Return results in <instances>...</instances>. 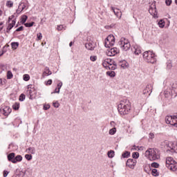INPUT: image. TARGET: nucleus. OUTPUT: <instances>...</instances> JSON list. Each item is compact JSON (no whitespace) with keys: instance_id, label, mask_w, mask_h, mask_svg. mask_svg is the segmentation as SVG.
<instances>
[{"instance_id":"obj_59","label":"nucleus","mask_w":177,"mask_h":177,"mask_svg":"<svg viewBox=\"0 0 177 177\" xmlns=\"http://www.w3.org/2000/svg\"><path fill=\"white\" fill-rule=\"evenodd\" d=\"M20 175H21V177L24 176L25 174L24 171H20Z\"/></svg>"},{"instance_id":"obj_23","label":"nucleus","mask_w":177,"mask_h":177,"mask_svg":"<svg viewBox=\"0 0 177 177\" xmlns=\"http://www.w3.org/2000/svg\"><path fill=\"white\" fill-rule=\"evenodd\" d=\"M15 153H11L10 154L8 155V161H11V162L13 163V160H15Z\"/></svg>"},{"instance_id":"obj_30","label":"nucleus","mask_w":177,"mask_h":177,"mask_svg":"<svg viewBox=\"0 0 177 177\" xmlns=\"http://www.w3.org/2000/svg\"><path fill=\"white\" fill-rule=\"evenodd\" d=\"M117 132V129L113 127L109 130V135H114Z\"/></svg>"},{"instance_id":"obj_39","label":"nucleus","mask_w":177,"mask_h":177,"mask_svg":"<svg viewBox=\"0 0 177 177\" xmlns=\"http://www.w3.org/2000/svg\"><path fill=\"white\" fill-rule=\"evenodd\" d=\"M26 99V95L24 94H21L19 96V101L23 102Z\"/></svg>"},{"instance_id":"obj_18","label":"nucleus","mask_w":177,"mask_h":177,"mask_svg":"<svg viewBox=\"0 0 177 177\" xmlns=\"http://www.w3.org/2000/svg\"><path fill=\"white\" fill-rule=\"evenodd\" d=\"M133 51L134 52L135 55H140L142 53V50H140V47L138 46H135L133 47Z\"/></svg>"},{"instance_id":"obj_62","label":"nucleus","mask_w":177,"mask_h":177,"mask_svg":"<svg viewBox=\"0 0 177 177\" xmlns=\"http://www.w3.org/2000/svg\"><path fill=\"white\" fill-rule=\"evenodd\" d=\"M0 16H2V10H0Z\"/></svg>"},{"instance_id":"obj_43","label":"nucleus","mask_w":177,"mask_h":177,"mask_svg":"<svg viewBox=\"0 0 177 177\" xmlns=\"http://www.w3.org/2000/svg\"><path fill=\"white\" fill-rule=\"evenodd\" d=\"M97 59V57L95 55L90 57V59L91 60V62H96Z\"/></svg>"},{"instance_id":"obj_53","label":"nucleus","mask_w":177,"mask_h":177,"mask_svg":"<svg viewBox=\"0 0 177 177\" xmlns=\"http://www.w3.org/2000/svg\"><path fill=\"white\" fill-rule=\"evenodd\" d=\"M37 38L38 39H42V33L37 34Z\"/></svg>"},{"instance_id":"obj_25","label":"nucleus","mask_w":177,"mask_h":177,"mask_svg":"<svg viewBox=\"0 0 177 177\" xmlns=\"http://www.w3.org/2000/svg\"><path fill=\"white\" fill-rule=\"evenodd\" d=\"M158 26L160 28H164V27H165V21H164L162 19H160L158 22Z\"/></svg>"},{"instance_id":"obj_45","label":"nucleus","mask_w":177,"mask_h":177,"mask_svg":"<svg viewBox=\"0 0 177 177\" xmlns=\"http://www.w3.org/2000/svg\"><path fill=\"white\" fill-rule=\"evenodd\" d=\"M25 26H26V27H32V26H34V22L26 23V24H25Z\"/></svg>"},{"instance_id":"obj_8","label":"nucleus","mask_w":177,"mask_h":177,"mask_svg":"<svg viewBox=\"0 0 177 177\" xmlns=\"http://www.w3.org/2000/svg\"><path fill=\"white\" fill-rule=\"evenodd\" d=\"M114 44H115V37L113 35H110L105 39L106 48L113 46Z\"/></svg>"},{"instance_id":"obj_58","label":"nucleus","mask_w":177,"mask_h":177,"mask_svg":"<svg viewBox=\"0 0 177 177\" xmlns=\"http://www.w3.org/2000/svg\"><path fill=\"white\" fill-rule=\"evenodd\" d=\"M5 82H3L2 81V79H0V85H3V83H4Z\"/></svg>"},{"instance_id":"obj_50","label":"nucleus","mask_w":177,"mask_h":177,"mask_svg":"<svg viewBox=\"0 0 177 177\" xmlns=\"http://www.w3.org/2000/svg\"><path fill=\"white\" fill-rule=\"evenodd\" d=\"M46 85H52V80H48L46 82Z\"/></svg>"},{"instance_id":"obj_15","label":"nucleus","mask_w":177,"mask_h":177,"mask_svg":"<svg viewBox=\"0 0 177 177\" xmlns=\"http://www.w3.org/2000/svg\"><path fill=\"white\" fill-rule=\"evenodd\" d=\"M85 47L88 50H93V49H95V44L89 41L85 44Z\"/></svg>"},{"instance_id":"obj_9","label":"nucleus","mask_w":177,"mask_h":177,"mask_svg":"<svg viewBox=\"0 0 177 177\" xmlns=\"http://www.w3.org/2000/svg\"><path fill=\"white\" fill-rule=\"evenodd\" d=\"M119 53L120 50L117 48H109L106 52L107 56H115V55Z\"/></svg>"},{"instance_id":"obj_21","label":"nucleus","mask_w":177,"mask_h":177,"mask_svg":"<svg viewBox=\"0 0 177 177\" xmlns=\"http://www.w3.org/2000/svg\"><path fill=\"white\" fill-rule=\"evenodd\" d=\"M23 160V157L20 155L17 156L15 159L12 160L13 164H16V162H19Z\"/></svg>"},{"instance_id":"obj_41","label":"nucleus","mask_w":177,"mask_h":177,"mask_svg":"<svg viewBox=\"0 0 177 177\" xmlns=\"http://www.w3.org/2000/svg\"><path fill=\"white\" fill-rule=\"evenodd\" d=\"M24 81H29L30 80V75H24Z\"/></svg>"},{"instance_id":"obj_11","label":"nucleus","mask_w":177,"mask_h":177,"mask_svg":"<svg viewBox=\"0 0 177 177\" xmlns=\"http://www.w3.org/2000/svg\"><path fill=\"white\" fill-rule=\"evenodd\" d=\"M149 92H150L149 94L150 96V95H151V92H153V84H147L146 88L143 90V95H147Z\"/></svg>"},{"instance_id":"obj_64","label":"nucleus","mask_w":177,"mask_h":177,"mask_svg":"<svg viewBox=\"0 0 177 177\" xmlns=\"http://www.w3.org/2000/svg\"><path fill=\"white\" fill-rule=\"evenodd\" d=\"M151 9H149V12H151Z\"/></svg>"},{"instance_id":"obj_22","label":"nucleus","mask_w":177,"mask_h":177,"mask_svg":"<svg viewBox=\"0 0 177 177\" xmlns=\"http://www.w3.org/2000/svg\"><path fill=\"white\" fill-rule=\"evenodd\" d=\"M16 24V21L12 20V23L10 24L7 28V32H9L10 30H12V28H13V27H15V25Z\"/></svg>"},{"instance_id":"obj_37","label":"nucleus","mask_w":177,"mask_h":177,"mask_svg":"<svg viewBox=\"0 0 177 177\" xmlns=\"http://www.w3.org/2000/svg\"><path fill=\"white\" fill-rule=\"evenodd\" d=\"M53 106L54 107H55V109H59L60 104L59 103V102L57 101V102L53 103Z\"/></svg>"},{"instance_id":"obj_34","label":"nucleus","mask_w":177,"mask_h":177,"mask_svg":"<svg viewBox=\"0 0 177 177\" xmlns=\"http://www.w3.org/2000/svg\"><path fill=\"white\" fill-rule=\"evenodd\" d=\"M108 157L109 158H113V157H114V151H108Z\"/></svg>"},{"instance_id":"obj_7","label":"nucleus","mask_w":177,"mask_h":177,"mask_svg":"<svg viewBox=\"0 0 177 177\" xmlns=\"http://www.w3.org/2000/svg\"><path fill=\"white\" fill-rule=\"evenodd\" d=\"M165 122L167 124H170L173 127L177 128V114L174 115H168L165 118Z\"/></svg>"},{"instance_id":"obj_16","label":"nucleus","mask_w":177,"mask_h":177,"mask_svg":"<svg viewBox=\"0 0 177 177\" xmlns=\"http://www.w3.org/2000/svg\"><path fill=\"white\" fill-rule=\"evenodd\" d=\"M52 72L49 70V68L46 67L44 69V71L42 73L43 78H45V77H48V75H51Z\"/></svg>"},{"instance_id":"obj_13","label":"nucleus","mask_w":177,"mask_h":177,"mask_svg":"<svg viewBox=\"0 0 177 177\" xmlns=\"http://www.w3.org/2000/svg\"><path fill=\"white\" fill-rule=\"evenodd\" d=\"M126 165L131 169H133V167L136 165V160L129 158L127 160Z\"/></svg>"},{"instance_id":"obj_1","label":"nucleus","mask_w":177,"mask_h":177,"mask_svg":"<svg viewBox=\"0 0 177 177\" xmlns=\"http://www.w3.org/2000/svg\"><path fill=\"white\" fill-rule=\"evenodd\" d=\"M118 110L121 115L129 114V111H131V102L129 100H123L120 101V104L118 105Z\"/></svg>"},{"instance_id":"obj_6","label":"nucleus","mask_w":177,"mask_h":177,"mask_svg":"<svg viewBox=\"0 0 177 177\" xmlns=\"http://www.w3.org/2000/svg\"><path fill=\"white\" fill-rule=\"evenodd\" d=\"M119 46L121 48L122 50H129L131 49V43L127 39L122 38L119 41Z\"/></svg>"},{"instance_id":"obj_32","label":"nucleus","mask_w":177,"mask_h":177,"mask_svg":"<svg viewBox=\"0 0 177 177\" xmlns=\"http://www.w3.org/2000/svg\"><path fill=\"white\" fill-rule=\"evenodd\" d=\"M20 108V104L16 102L13 106H12V109H14V110H19V109Z\"/></svg>"},{"instance_id":"obj_17","label":"nucleus","mask_w":177,"mask_h":177,"mask_svg":"<svg viewBox=\"0 0 177 177\" xmlns=\"http://www.w3.org/2000/svg\"><path fill=\"white\" fill-rule=\"evenodd\" d=\"M24 9H26V4L21 3V4H19V6L18 7L17 13H18V15H20V13H21V12H23V10H24Z\"/></svg>"},{"instance_id":"obj_19","label":"nucleus","mask_w":177,"mask_h":177,"mask_svg":"<svg viewBox=\"0 0 177 177\" xmlns=\"http://www.w3.org/2000/svg\"><path fill=\"white\" fill-rule=\"evenodd\" d=\"M167 147H169L171 150H174V151L176 150V144L170 142L167 144Z\"/></svg>"},{"instance_id":"obj_61","label":"nucleus","mask_w":177,"mask_h":177,"mask_svg":"<svg viewBox=\"0 0 177 177\" xmlns=\"http://www.w3.org/2000/svg\"><path fill=\"white\" fill-rule=\"evenodd\" d=\"M69 46H73V41H71V42H70Z\"/></svg>"},{"instance_id":"obj_57","label":"nucleus","mask_w":177,"mask_h":177,"mask_svg":"<svg viewBox=\"0 0 177 177\" xmlns=\"http://www.w3.org/2000/svg\"><path fill=\"white\" fill-rule=\"evenodd\" d=\"M132 149H133V150H138V147L133 146V147H132Z\"/></svg>"},{"instance_id":"obj_24","label":"nucleus","mask_w":177,"mask_h":177,"mask_svg":"<svg viewBox=\"0 0 177 177\" xmlns=\"http://www.w3.org/2000/svg\"><path fill=\"white\" fill-rule=\"evenodd\" d=\"M106 75L109 77H111V78H114L115 77V72L114 71H107L106 72Z\"/></svg>"},{"instance_id":"obj_2","label":"nucleus","mask_w":177,"mask_h":177,"mask_svg":"<svg viewBox=\"0 0 177 177\" xmlns=\"http://www.w3.org/2000/svg\"><path fill=\"white\" fill-rule=\"evenodd\" d=\"M145 156L148 158V160H150V161H156V160H158V158H160V153L157 149H148L145 151Z\"/></svg>"},{"instance_id":"obj_42","label":"nucleus","mask_w":177,"mask_h":177,"mask_svg":"<svg viewBox=\"0 0 177 177\" xmlns=\"http://www.w3.org/2000/svg\"><path fill=\"white\" fill-rule=\"evenodd\" d=\"M64 28V26L63 25H58L57 27V30L58 31H62Z\"/></svg>"},{"instance_id":"obj_48","label":"nucleus","mask_w":177,"mask_h":177,"mask_svg":"<svg viewBox=\"0 0 177 177\" xmlns=\"http://www.w3.org/2000/svg\"><path fill=\"white\" fill-rule=\"evenodd\" d=\"M62 86H63V83L62 82L57 84V87L59 91H60V88H62Z\"/></svg>"},{"instance_id":"obj_60","label":"nucleus","mask_w":177,"mask_h":177,"mask_svg":"<svg viewBox=\"0 0 177 177\" xmlns=\"http://www.w3.org/2000/svg\"><path fill=\"white\" fill-rule=\"evenodd\" d=\"M3 53H5L3 51H1V53H0V57L1 56H2L3 55Z\"/></svg>"},{"instance_id":"obj_49","label":"nucleus","mask_w":177,"mask_h":177,"mask_svg":"<svg viewBox=\"0 0 177 177\" xmlns=\"http://www.w3.org/2000/svg\"><path fill=\"white\" fill-rule=\"evenodd\" d=\"M115 25L114 24H111L110 26H105V28H113V27H115Z\"/></svg>"},{"instance_id":"obj_38","label":"nucleus","mask_w":177,"mask_h":177,"mask_svg":"<svg viewBox=\"0 0 177 177\" xmlns=\"http://www.w3.org/2000/svg\"><path fill=\"white\" fill-rule=\"evenodd\" d=\"M133 158H139V153L138 152H133L132 153Z\"/></svg>"},{"instance_id":"obj_54","label":"nucleus","mask_w":177,"mask_h":177,"mask_svg":"<svg viewBox=\"0 0 177 177\" xmlns=\"http://www.w3.org/2000/svg\"><path fill=\"white\" fill-rule=\"evenodd\" d=\"M52 93H60V90L58 89L57 91V88H55V91L53 92Z\"/></svg>"},{"instance_id":"obj_56","label":"nucleus","mask_w":177,"mask_h":177,"mask_svg":"<svg viewBox=\"0 0 177 177\" xmlns=\"http://www.w3.org/2000/svg\"><path fill=\"white\" fill-rule=\"evenodd\" d=\"M3 24L2 22L0 24V31H1L2 28H3V27L2 26Z\"/></svg>"},{"instance_id":"obj_63","label":"nucleus","mask_w":177,"mask_h":177,"mask_svg":"<svg viewBox=\"0 0 177 177\" xmlns=\"http://www.w3.org/2000/svg\"><path fill=\"white\" fill-rule=\"evenodd\" d=\"M114 124V122H111V125H113Z\"/></svg>"},{"instance_id":"obj_3","label":"nucleus","mask_w":177,"mask_h":177,"mask_svg":"<svg viewBox=\"0 0 177 177\" xmlns=\"http://www.w3.org/2000/svg\"><path fill=\"white\" fill-rule=\"evenodd\" d=\"M166 99H171L174 95H177V83H174L171 88H167L164 93Z\"/></svg>"},{"instance_id":"obj_12","label":"nucleus","mask_w":177,"mask_h":177,"mask_svg":"<svg viewBox=\"0 0 177 177\" xmlns=\"http://www.w3.org/2000/svg\"><path fill=\"white\" fill-rule=\"evenodd\" d=\"M114 60L111 59H105L102 62V66L104 68H107L110 64H114Z\"/></svg>"},{"instance_id":"obj_35","label":"nucleus","mask_w":177,"mask_h":177,"mask_svg":"<svg viewBox=\"0 0 177 177\" xmlns=\"http://www.w3.org/2000/svg\"><path fill=\"white\" fill-rule=\"evenodd\" d=\"M25 158L28 160V161H30V160H32V156L30 154L25 155Z\"/></svg>"},{"instance_id":"obj_20","label":"nucleus","mask_w":177,"mask_h":177,"mask_svg":"<svg viewBox=\"0 0 177 177\" xmlns=\"http://www.w3.org/2000/svg\"><path fill=\"white\" fill-rule=\"evenodd\" d=\"M106 70H115L117 68V64L115 62L108 65L107 68H105Z\"/></svg>"},{"instance_id":"obj_27","label":"nucleus","mask_w":177,"mask_h":177,"mask_svg":"<svg viewBox=\"0 0 177 177\" xmlns=\"http://www.w3.org/2000/svg\"><path fill=\"white\" fill-rule=\"evenodd\" d=\"M11 46L12 49H17L19 47V42H12L11 43Z\"/></svg>"},{"instance_id":"obj_44","label":"nucleus","mask_w":177,"mask_h":177,"mask_svg":"<svg viewBox=\"0 0 177 177\" xmlns=\"http://www.w3.org/2000/svg\"><path fill=\"white\" fill-rule=\"evenodd\" d=\"M167 68L168 70H171V68H172V63L168 62L167 64Z\"/></svg>"},{"instance_id":"obj_55","label":"nucleus","mask_w":177,"mask_h":177,"mask_svg":"<svg viewBox=\"0 0 177 177\" xmlns=\"http://www.w3.org/2000/svg\"><path fill=\"white\" fill-rule=\"evenodd\" d=\"M9 174V172H8V171H3V176L4 177H6V176H8V174Z\"/></svg>"},{"instance_id":"obj_33","label":"nucleus","mask_w":177,"mask_h":177,"mask_svg":"<svg viewBox=\"0 0 177 177\" xmlns=\"http://www.w3.org/2000/svg\"><path fill=\"white\" fill-rule=\"evenodd\" d=\"M6 6H8V8H12L13 7V1H8L6 2Z\"/></svg>"},{"instance_id":"obj_4","label":"nucleus","mask_w":177,"mask_h":177,"mask_svg":"<svg viewBox=\"0 0 177 177\" xmlns=\"http://www.w3.org/2000/svg\"><path fill=\"white\" fill-rule=\"evenodd\" d=\"M143 58L145 62H147V63H156V55L153 51L149 50L144 52Z\"/></svg>"},{"instance_id":"obj_10","label":"nucleus","mask_w":177,"mask_h":177,"mask_svg":"<svg viewBox=\"0 0 177 177\" xmlns=\"http://www.w3.org/2000/svg\"><path fill=\"white\" fill-rule=\"evenodd\" d=\"M0 113H1L3 115L7 117V115H9L10 113H12V109L9 106H6L3 109H0Z\"/></svg>"},{"instance_id":"obj_14","label":"nucleus","mask_w":177,"mask_h":177,"mask_svg":"<svg viewBox=\"0 0 177 177\" xmlns=\"http://www.w3.org/2000/svg\"><path fill=\"white\" fill-rule=\"evenodd\" d=\"M111 10L113 12L114 15H115L117 17L121 19L122 16V12H121V10H120V9L112 7Z\"/></svg>"},{"instance_id":"obj_46","label":"nucleus","mask_w":177,"mask_h":177,"mask_svg":"<svg viewBox=\"0 0 177 177\" xmlns=\"http://www.w3.org/2000/svg\"><path fill=\"white\" fill-rule=\"evenodd\" d=\"M50 109V105L47 104L44 106V110H49Z\"/></svg>"},{"instance_id":"obj_51","label":"nucleus","mask_w":177,"mask_h":177,"mask_svg":"<svg viewBox=\"0 0 177 177\" xmlns=\"http://www.w3.org/2000/svg\"><path fill=\"white\" fill-rule=\"evenodd\" d=\"M24 30V27L23 26H20L19 28L16 29V31L19 32V31H23Z\"/></svg>"},{"instance_id":"obj_26","label":"nucleus","mask_w":177,"mask_h":177,"mask_svg":"<svg viewBox=\"0 0 177 177\" xmlns=\"http://www.w3.org/2000/svg\"><path fill=\"white\" fill-rule=\"evenodd\" d=\"M28 153H30L31 154H35V148L34 147H29L27 149Z\"/></svg>"},{"instance_id":"obj_47","label":"nucleus","mask_w":177,"mask_h":177,"mask_svg":"<svg viewBox=\"0 0 177 177\" xmlns=\"http://www.w3.org/2000/svg\"><path fill=\"white\" fill-rule=\"evenodd\" d=\"M166 5H167V6H169V5H171V3H172V0H166Z\"/></svg>"},{"instance_id":"obj_29","label":"nucleus","mask_w":177,"mask_h":177,"mask_svg":"<svg viewBox=\"0 0 177 177\" xmlns=\"http://www.w3.org/2000/svg\"><path fill=\"white\" fill-rule=\"evenodd\" d=\"M131 155V153L129 151H125L124 153H122V157L123 158H128L129 156Z\"/></svg>"},{"instance_id":"obj_28","label":"nucleus","mask_w":177,"mask_h":177,"mask_svg":"<svg viewBox=\"0 0 177 177\" xmlns=\"http://www.w3.org/2000/svg\"><path fill=\"white\" fill-rule=\"evenodd\" d=\"M27 19H28V17H27V15H23L21 17V23H22V24H24V23L27 21Z\"/></svg>"},{"instance_id":"obj_40","label":"nucleus","mask_w":177,"mask_h":177,"mask_svg":"<svg viewBox=\"0 0 177 177\" xmlns=\"http://www.w3.org/2000/svg\"><path fill=\"white\" fill-rule=\"evenodd\" d=\"M151 167L153 168H158L160 167V165L157 162H153L151 163Z\"/></svg>"},{"instance_id":"obj_36","label":"nucleus","mask_w":177,"mask_h":177,"mask_svg":"<svg viewBox=\"0 0 177 177\" xmlns=\"http://www.w3.org/2000/svg\"><path fill=\"white\" fill-rule=\"evenodd\" d=\"M152 175L153 176H158V172L157 171V169H152Z\"/></svg>"},{"instance_id":"obj_31","label":"nucleus","mask_w":177,"mask_h":177,"mask_svg":"<svg viewBox=\"0 0 177 177\" xmlns=\"http://www.w3.org/2000/svg\"><path fill=\"white\" fill-rule=\"evenodd\" d=\"M13 77V74L12 73V72L10 71H8L7 72V78L8 80H10Z\"/></svg>"},{"instance_id":"obj_5","label":"nucleus","mask_w":177,"mask_h":177,"mask_svg":"<svg viewBox=\"0 0 177 177\" xmlns=\"http://www.w3.org/2000/svg\"><path fill=\"white\" fill-rule=\"evenodd\" d=\"M166 167L170 171H177V162L174 160V158L171 157H168L166 158Z\"/></svg>"},{"instance_id":"obj_52","label":"nucleus","mask_w":177,"mask_h":177,"mask_svg":"<svg viewBox=\"0 0 177 177\" xmlns=\"http://www.w3.org/2000/svg\"><path fill=\"white\" fill-rule=\"evenodd\" d=\"M149 138L150 139H154V133H149Z\"/></svg>"}]
</instances>
